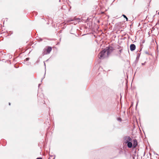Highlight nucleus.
I'll return each instance as SVG.
<instances>
[{
  "label": "nucleus",
  "mask_w": 159,
  "mask_h": 159,
  "mask_svg": "<svg viewBox=\"0 0 159 159\" xmlns=\"http://www.w3.org/2000/svg\"><path fill=\"white\" fill-rule=\"evenodd\" d=\"M111 49H110V48H107L106 49H104L101 52H100L98 55V57L99 59H103L107 57L111 52Z\"/></svg>",
  "instance_id": "f257e3e1"
},
{
  "label": "nucleus",
  "mask_w": 159,
  "mask_h": 159,
  "mask_svg": "<svg viewBox=\"0 0 159 159\" xmlns=\"http://www.w3.org/2000/svg\"><path fill=\"white\" fill-rule=\"evenodd\" d=\"M52 50V48L51 47H47L44 49L43 53V55L48 54Z\"/></svg>",
  "instance_id": "f03ea898"
},
{
  "label": "nucleus",
  "mask_w": 159,
  "mask_h": 159,
  "mask_svg": "<svg viewBox=\"0 0 159 159\" xmlns=\"http://www.w3.org/2000/svg\"><path fill=\"white\" fill-rule=\"evenodd\" d=\"M124 143L125 144L127 143H128L129 142V141H132V139L129 136H125L124 138Z\"/></svg>",
  "instance_id": "7ed1b4c3"
},
{
  "label": "nucleus",
  "mask_w": 159,
  "mask_h": 159,
  "mask_svg": "<svg viewBox=\"0 0 159 159\" xmlns=\"http://www.w3.org/2000/svg\"><path fill=\"white\" fill-rule=\"evenodd\" d=\"M130 50L131 51H133L135 50L136 48L135 45L133 44H131L130 46Z\"/></svg>",
  "instance_id": "20e7f679"
},
{
  "label": "nucleus",
  "mask_w": 159,
  "mask_h": 159,
  "mask_svg": "<svg viewBox=\"0 0 159 159\" xmlns=\"http://www.w3.org/2000/svg\"><path fill=\"white\" fill-rule=\"evenodd\" d=\"M137 145V141L136 139L133 140V146L134 148H135Z\"/></svg>",
  "instance_id": "39448f33"
},
{
  "label": "nucleus",
  "mask_w": 159,
  "mask_h": 159,
  "mask_svg": "<svg viewBox=\"0 0 159 159\" xmlns=\"http://www.w3.org/2000/svg\"><path fill=\"white\" fill-rule=\"evenodd\" d=\"M131 142H132V141H129V142L128 143H127V146L129 148H132V147L133 146V144H132V143Z\"/></svg>",
  "instance_id": "423d86ee"
},
{
  "label": "nucleus",
  "mask_w": 159,
  "mask_h": 159,
  "mask_svg": "<svg viewBox=\"0 0 159 159\" xmlns=\"http://www.w3.org/2000/svg\"><path fill=\"white\" fill-rule=\"evenodd\" d=\"M126 19V20L127 21H128V18H127V17L125 15H122Z\"/></svg>",
  "instance_id": "0eeeda50"
},
{
  "label": "nucleus",
  "mask_w": 159,
  "mask_h": 159,
  "mask_svg": "<svg viewBox=\"0 0 159 159\" xmlns=\"http://www.w3.org/2000/svg\"><path fill=\"white\" fill-rule=\"evenodd\" d=\"M122 52V49H121L119 50V54H120Z\"/></svg>",
  "instance_id": "6e6552de"
},
{
  "label": "nucleus",
  "mask_w": 159,
  "mask_h": 159,
  "mask_svg": "<svg viewBox=\"0 0 159 159\" xmlns=\"http://www.w3.org/2000/svg\"><path fill=\"white\" fill-rule=\"evenodd\" d=\"M29 58H27L25 60L26 61H28L29 60Z\"/></svg>",
  "instance_id": "1a4fd4ad"
},
{
  "label": "nucleus",
  "mask_w": 159,
  "mask_h": 159,
  "mask_svg": "<svg viewBox=\"0 0 159 159\" xmlns=\"http://www.w3.org/2000/svg\"><path fill=\"white\" fill-rule=\"evenodd\" d=\"M118 120H119V121H121V119L120 118H118Z\"/></svg>",
  "instance_id": "9d476101"
},
{
  "label": "nucleus",
  "mask_w": 159,
  "mask_h": 159,
  "mask_svg": "<svg viewBox=\"0 0 159 159\" xmlns=\"http://www.w3.org/2000/svg\"><path fill=\"white\" fill-rule=\"evenodd\" d=\"M36 159H42V158H38Z\"/></svg>",
  "instance_id": "9b49d317"
},
{
  "label": "nucleus",
  "mask_w": 159,
  "mask_h": 159,
  "mask_svg": "<svg viewBox=\"0 0 159 159\" xmlns=\"http://www.w3.org/2000/svg\"><path fill=\"white\" fill-rule=\"evenodd\" d=\"M144 64H145V63H142V65H144Z\"/></svg>",
  "instance_id": "f8f14e48"
},
{
  "label": "nucleus",
  "mask_w": 159,
  "mask_h": 159,
  "mask_svg": "<svg viewBox=\"0 0 159 159\" xmlns=\"http://www.w3.org/2000/svg\"><path fill=\"white\" fill-rule=\"evenodd\" d=\"M40 84H39V86H40Z\"/></svg>",
  "instance_id": "ddd939ff"
},
{
  "label": "nucleus",
  "mask_w": 159,
  "mask_h": 159,
  "mask_svg": "<svg viewBox=\"0 0 159 159\" xmlns=\"http://www.w3.org/2000/svg\"><path fill=\"white\" fill-rule=\"evenodd\" d=\"M9 105H11V103H9Z\"/></svg>",
  "instance_id": "4468645a"
},
{
  "label": "nucleus",
  "mask_w": 159,
  "mask_h": 159,
  "mask_svg": "<svg viewBox=\"0 0 159 159\" xmlns=\"http://www.w3.org/2000/svg\"><path fill=\"white\" fill-rule=\"evenodd\" d=\"M44 65H45V63L44 62Z\"/></svg>",
  "instance_id": "2eb2a0df"
},
{
  "label": "nucleus",
  "mask_w": 159,
  "mask_h": 159,
  "mask_svg": "<svg viewBox=\"0 0 159 159\" xmlns=\"http://www.w3.org/2000/svg\"><path fill=\"white\" fill-rule=\"evenodd\" d=\"M158 15H159V12H158Z\"/></svg>",
  "instance_id": "dca6fc26"
}]
</instances>
